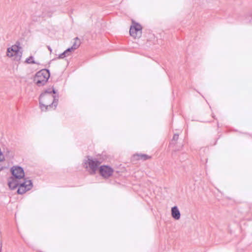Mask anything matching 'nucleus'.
Here are the masks:
<instances>
[{
  "label": "nucleus",
  "mask_w": 252,
  "mask_h": 252,
  "mask_svg": "<svg viewBox=\"0 0 252 252\" xmlns=\"http://www.w3.org/2000/svg\"><path fill=\"white\" fill-rule=\"evenodd\" d=\"M56 92L53 87L47 89L39 96V101L40 108L42 111H46L50 108L57 106L58 96L55 95Z\"/></svg>",
  "instance_id": "1"
},
{
  "label": "nucleus",
  "mask_w": 252,
  "mask_h": 252,
  "mask_svg": "<svg viewBox=\"0 0 252 252\" xmlns=\"http://www.w3.org/2000/svg\"><path fill=\"white\" fill-rule=\"evenodd\" d=\"M50 76L49 70L43 69L38 71L34 78L33 81L39 87L45 85Z\"/></svg>",
  "instance_id": "2"
},
{
  "label": "nucleus",
  "mask_w": 252,
  "mask_h": 252,
  "mask_svg": "<svg viewBox=\"0 0 252 252\" xmlns=\"http://www.w3.org/2000/svg\"><path fill=\"white\" fill-rule=\"evenodd\" d=\"M21 48L20 43L17 41L14 45L7 48V56L9 57H13L15 61H20L22 55V53L20 51Z\"/></svg>",
  "instance_id": "3"
},
{
  "label": "nucleus",
  "mask_w": 252,
  "mask_h": 252,
  "mask_svg": "<svg viewBox=\"0 0 252 252\" xmlns=\"http://www.w3.org/2000/svg\"><path fill=\"white\" fill-rule=\"evenodd\" d=\"M100 164V162L97 159H93L88 157L87 160H85L84 162L83 166L91 174H94Z\"/></svg>",
  "instance_id": "4"
},
{
  "label": "nucleus",
  "mask_w": 252,
  "mask_h": 252,
  "mask_svg": "<svg viewBox=\"0 0 252 252\" xmlns=\"http://www.w3.org/2000/svg\"><path fill=\"white\" fill-rule=\"evenodd\" d=\"M53 12L48 8H42V12H36L35 15L33 17V20L38 21V18H50L52 16Z\"/></svg>",
  "instance_id": "5"
},
{
  "label": "nucleus",
  "mask_w": 252,
  "mask_h": 252,
  "mask_svg": "<svg viewBox=\"0 0 252 252\" xmlns=\"http://www.w3.org/2000/svg\"><path fill=\"white\" fill-rule=\"evenodd\" d=\"M129 34L134 38L140 37L142 34L141 26L138 23H136L131 26L129 30Z\"/></svg>",
  "instance_id": "6"
},
{
  "label": "nucleus",
  "mask_w": 252,
  "mask_h": 252,
  "mask_svg": "<svg viewBox=\"0 0 252 252\" xmlns=\"http://www.w3.org/2000/svg\"><path fill=\"white\" fill-rule=\"evenodd\" d=\"M113 172V169L107 165H101L99 168V173L104 178L111 176Z\"/></svg>",
  "instance_id": "7"
},
{
  "label": "nucleus",
  "mask_w": 252,
  "mask_h": 252,
  "mask_svg": "<svg viewBox=\"0 0 252 252\" xmlns=\"http://www.w3.org/2000/svg\"><path fill=\"white\" fill-rule=\"evenodd\" d=\"M11 173L13 177L18 179L24 178L25 176L24 169L20 166H13L12 167Z\"/></svg>",
  "instance_id": "8"
},
{
  "label": "nucleus",
  "mask_w": 252,
  "mask_h": 252,
  "mask_svg": "<svg viewBox=\"0 0 252 252\" xmlns=\"http://www.w3.org/2000/svg\"><path fill=\"white\" fill-rule=\"evenodd\" d=\"M18 179L15 178L13 177H11L8 179V184L9 187L11 189H14L19 186L20 182L18 181Z\"/></svg>",
  "instance_id": "9"
},
{
  "label": "nucleus",
  "mask_w": 252,
  "mask_h": 252,
  "mask_svg": "<svg viewBox=\"0 0 252 252\" xmlns=\"http://www.w3.org/2000/svg\"><path fill=\"white\" fill-rule=\"evenodd\" d=\"M171 215L173 219L179 220L181 217V214L177 206H175L171 208Z\"/></svg>",
  "instance_id": "10"
},
{
  "label": "nucleus",
  "mask_w": 252,
  "mask_h": 252,
  "mask_svg": "<svg viewBox=\"0 0 252 252\" xmlns=\"http://www.w3.org/2000/svg\"><path fill=\"white\" fill-rule=\"evenodd\" d=\"M19 188L17 190V193L19 194H22L25 193L27 191L29 190L30 189H28L27 187H26L24 185L20 184L19 185Z\"/></svg>",
  "instance_id": "11"
},
{
  "label": "nucleus",
  "mask_w": 252,
  "mask_h": 252,
  "mask_svg": "<svg viewBox=\"0 0 252 252\" xmlns=\"http://www.w3.org/2000/svg\"><path fill=\"white\" fill-rule=\"evenodd\" d=\"M22 185H24L28 189H31L32 187V181L30 180H27L26 179H24V181L22 183H20Z\"/></svg>",
  "instance_id": "12"
},
{
  "label": "nucleus",
  "mask_w": 252,
  "mask_h": 252,
  "mask_svg": "<svg viewBox=\"0 0 252 252\" xmlns=\"http://www.w3.org/2000/svg\"><path fill=\"white\" fill-rule=\"evenodd\" d=\"M81 44L80 39L78 37L74 38V42L71 46L74 50L77 49Z\"/></svg>",
  "instance_id": "13"
},
{
  "label": "nucleus",
  "mask_w": 252,
  "mask_h": 252,
  "mask_svg": "<svg viewBox=\"0 0 252 252\" xmlns=\"http://www.w3.org/2000/svg\"><path fill=\"white\" fill-rule=\"evenodd\" d=\"M25 63L28 64H35L36 63L33 60V57L32 56H30L29 58H27Z\"/></svg>",
  "instance_id": "14"
},
{
  "label": "nucleus",
  "mask_w": 252,
  "mask_h": 252,
  "mask_svg": "<svg viewBox=\"0 0 252 252\" xmlns=\"http://www.w3.org/2000/svg\"><path fill=\"white\" fill-rule=\"evenodd\" d=\"M137 156L139 157V159H142V160H146L149 159L150 157L146 154H141V155H138Z\"/></svg>",
  "instance_id": "15"
},
{
  "label": "nucleus",
  "mask_w": 252,
  "mask_h": 252,
  "mask_svg": "<svg viewBox=\"0 0 252 252\" xmlns=\"http://www.w3.org/2000/svg\"><path fill=\"white\" fill-rule=\"evenodd\" d=\"M69 54H67L66 52L64 51L63 53L61 54L59 57H58V59H63L65 57L68 56Z\"/></svg>",
  "instance_id": "16"
},
{
  "label": "nucleus",
  "mask_w": 252,
  "mask_h": 252,
  "mask_svg": "<svg viewBox=\"0 0 252 252\" xmlns=\"http://www.w3.org/2000/svg\"><path fill=\"white\" fill-rule=\"evenodd\" d=\"M178 138H179V135L177 134H175L173 135L172 141L176 142L178 140Z\"/></svg>",
  "instance_id": "17"
},
{
  "label": "nucleus",
  "mask_w": 252,
  "mask_h": 252,
  "mask_svg": "<svg viewBox=\"0 0 252 252\" xmlns=\"http://www.w3.org/2000/svg\"><path fill=\"white\" fill-rule=\"evenodd\" d=\"M72 50H74V49L72 48V47H71L70 48H68V49H67L65 51L66 52L67 54H69L68 53L71 52Z\"/></svg>",
  "instance_id": "18"
},
{
  "label": "nucleus",
  "mask_w": 252,
  "mask_h": 252,
  "mask_svg": "<svg viewBox=\"0 0 252 252\" xmlns=\"http://www.w3.org/2000/svg\"><path fill=\"white\" fill-rule=\"evenodd\" d=\"M48 49L50 51V53H51L52 51L51 48L50 46H48Z\"/></svg>",
  "instance_id": "19"
},
{
  "label": "nucleus",
  "mask_w": 252,
  "mask_h": 252,
  "mask_svg": "<svg viewBox=\"0 0 252 252\" xmlns=\"http://www.w3.org/2000/svg\"><path fill=\"white\" fill-rule=\"evenodd\" d=\"M250 22H251V20H249V21H246L244 23H250Z\"/></svg>",
  "instance_id": "20"
},
{
  "label": "nucleus",
  "mask_w": 252,
  "mask_h": 252,
  "mask_svg": "<svg viewBox=\"0 0 252 252\" xmlns=\"http://www.w3.org/2000/svg\"><path fill=\"white\" fill-rule=\"evenodd\" d=\"M250 17H251V15H247V16H246V18H247V17L249 18ZM251 17H252V15H251Z\"/></svg>",
  "instance_id": "21"
}]
</instances>
